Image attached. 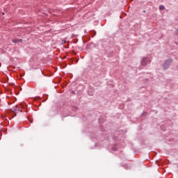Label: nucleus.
<instances>
[{"label": "nucleus", "instance_id": "obj_8", "mask_svg": "<svg viewBox=\"0 0 178 178\" xmlns=\"http://www.w3.org/2000/svg\"><path fill=\"white\" fill-rule=\"evenodd\" d=\"M124 168V169H130V168L127 165H125Z\"/></svg>", "mask_w": 178, "mask_h": 178}, {"label": "nucleus", "instance_id": "obj_2", "mask_svg": "<svg viewBox=\"0 0 178 178\" xmlns=\"http://www.w3.org/2000/svg\"><path fill=\"white\" fill-rule=\"evenodd\" d=\"M151 62V60H149V58H143L141 60V65L142 66H147V64Z\"/></svg>", "mask_w": 178, "mask_h": 178}, {"label": "nucleus", "instance_id": "obj_4", "mask_svg": "<svg viewBox=\"0 0 178 178\" xmlns=\"http://www.w3.org/2000/svg\"><path fill=\"white\" fill-rule=\"evenodd\" d=\"M94 92H95L94 90H92L91 91L90 89L88 90L89 95H94Z\"/></svg>", "mask_w": 178, "mask_h": 178}, {"label": "nucleus", "instance_id": "obj_7", "mask_svg": "<svg viewBox=\"0 0 178 178\" xmlns=\"http://www.w3.org/2000/svg\"><path fill=\"white\" fill-rule=\"evenodd\" d=\"M159 9H160V10H163V9H165V6L163 5H161L159 6Z\"/></svg>", "mask_w": 178, "mask_h": 178}, {"label": "nucleus", "instance_id": "obj_13", "mask_svg": "<svg viewBox=\"0 0 178 178\" xmlns=\"http://www.w3.org/2000/svg\"><path fill=\"white\" fill-rule=\"evenodd\" d=\"M143 115H145V112L143 113Z\"/></svg>", "mask_w": 178, "mask_h": 178}, {"label": "nucleus", "instance_id": "obj_1", "mask_svg": "<svg viewBox=\"0 0 178 178\" xmlns=\"http://www.w3.org/2000/svg\"><path fill=\"white\" fill-rule=\"evenodd\" d=\"M172 62H173V60H172V58H168L164 61V63L163 64V68L164 69V70L169 69V67L170 66V65H172Z\"/></svg>", "mask_w": 178, "mask_h": 178}, {"label": "nucleus", "instance_id": "obj_9", "mask_svg": "<svg viewBox=\"0 0 178 178\" xmlns=\"http://www.w3.org/2000/svg\"><path fill=\"white\" fill-rule=\"evenodd\" d=\"M176 34L178 35V29L176 31Z\"/></svg>", "mask_w": 178, "mask_h": 178}, {"label": "nucleus", "instance_id": "obj_6", "mask_svg": "<svg viewBox=\"0 0 178 178\" xmlns=\"http://www.w3.org/2000/svg\"><path fill=\"white\" fill-rule=\"evenodd\" d=\"M15 111H19V106H15ZM19 112H23V110H20Z\"/></svg>", "mask_w": 178, "mask_h": 178}, {"label": "nucleus", "instance_id": "obj_5", "mask_svg": "<svg viewBox=\"0 0 178 178\" xmlns=\"http://www.w3.org/2000/svg\"><path fill=\"white\" fill-rule=\"evenodd\" d=\"M113 151H117L118 150V145H114L112 147Z\"/></svg>", "mask_w": 178, "mask_h": 178}, {"label": "nucleus", "instance_id": "obj_11", "mask_svg": "<svg viewBox=\"0 0 178 178\" xmlns=\"http://www.w3.org/2000/svg\"><path fill=\"white\" fill-rule=\"evenodd\" d=\"M161 129H162V130H163V131H165V129H163L162 128V127H161Z\"/></svg>", "mask_w": 178, "mask_h": 178}, {"label": "nucleus", "instance_id": "obj_10", "mask_svg": "<svg viewBox=\"0 0 178 178\" xmlns=\"http://www.w3.org/2000/svg\"><path fill=\"white\" fill-rule=\"evenodd\" d=\"M99 123H101V118L99 119Z\"/></svg>", "mask_w": 178, "mask_h": 178}, {"label": "nucleus", "instance_id": "obj_3", "mask_svg": "<svg viewBox=\"0 0 178 178\" xmlns=\"http://www.w3.org/2000/svg\"><path fill=\"white\" fill-rule=\"evenodd\" d=\"M13 42H14V44H17L19 42H22V39H14L13 40Z\"/></svg>", "mask_w": 178, "mask_h": 178}, {"label": "nucleus", "instance_id": "obj_12", "mask_svg": "<svg viewBox=\"0 0 178 178\" xmlns=\"http://www.w3.org/2000/svg\"><path fill=\"white\" fill-rule=\"evenodd\" d=\"M2 15H5V13H2Z\"/></svg>", "mask_w": 178, "mask_h": 178}]
</instances>
